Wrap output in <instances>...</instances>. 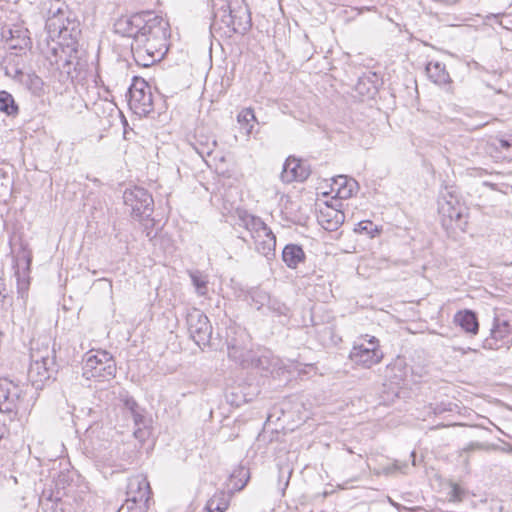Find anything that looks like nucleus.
Instances as JSON below:
<instances>
[{
  "label": "nucleus",
  "instance_id": "f8f14e48",
  "mask_svg": "<svg viewBox=\"0 0 512 512\" xmlns=\"http://www.w3.org/2000/svg\"><path fill=\"white\" fill-rule=\"evenodd\" d=\"M22 398L23 390L18 385L6 378H0V412H16Z\"/></svg>",
  "mask_w": 512,
  "mask_h": 512
},
{
  "label": "nucleus",
  "instance_id": "39448f33",
  "mask_svg": "<svg viewBox=\"0 0 512 512\" xmlns=\"http://www.w3.org/2000/svg\"><path fill=\"white\" fill-rule=\"evenodd\" d=\"M82 370L86 379L94 378L104 382L116 376L117 368L112 355L105 350H99L96 354H87Z\"/></svg>",
  "mask_w": 512,
  "mask_h": 512
},
{
  "label": "nucleus",
  "instance_id": "c756f323",
  "mask_svg": "<svg viewBox=\"0 0 512 512\" xmlns=\"http://www.w3.org/2000/svg\"><path fill=\"white\" fill-rule=\"evenodd\" d=\"M21 84H23L34 95H40L43 91L44 83L35 73L25 74L24 78L21 79Z\"/></svg>",
  "mask_w": 512,
  "mask_h": 512
},
{
  "label": "nucleus",
  "instance_id": "58836bf2",
  "mask_svg": "<svg viewBox=\"0 0 512 512\" xmlns=\"http://www.w3.org/2000/svg\"><path fill=\"white\" fill-rule=\"evenodd\" d=\"M123 404H124L125 409H127L128 412L130 413V415L132 413H134L135 411H137L139 408H141L139 406V404L136 402V400L130 396H126L123 399Z\"/></svg>",
  "mask_w": 512,
  "mask_h": 512
},
{
  "label": "nucleus",
  "instance_id": "412c9836",
  "mask_svg": "<svg viewBox=\"0 0 512 512\" xmlns=\"http://www.w3.org/2000/svg\"><path fill=\"white\" fill-rule=\"evenodd\" d=\"M454 322L467 334L476 335L479 331L478 317L472 310L465 309L458 311L454 315Z\"/></svg>",
  "mask_w": 512,
  "mask_h": 512
},
{
  "label": "nucleus",
  "instance_id": "a211bd4d",
  "mask_svg": "<svg viewBox=\"0 0 512 512\" xmlns=\"http://www.w3.org/2000/svg\"><path fill=\"white\" fill-rule=\"evenodd\" d=\"M232 12L233 3L230 4L227 1H223L221 6L213 13L212 22L210 24L211 32L224 30V34L230 36V25L233 23Z\"/></svg>",
  "mask_w": 512,
  "mask_h": 512
},
{
  "label": "nucleus",
  "instance_id": "473e14b6",
  "mask_svg": "<svg viewBox=\"0 0 512 512\" xmlns=\"http://www.w3.org/2000/svg\"><path fill=\"white\" fill-rule=\"evenodd\" d=\"M257 297L261 298V300L267 299L268 300L267 308L269 311H271L275 315L288 316L290 309L283 302H281L277 299H272L264 294L263 295L258 294Z\"/></svg>",
  "mask_w": 512,
  "mask_h": 512
},
{
  "label": "nucleus",
  "instance_id": "b1692460",
  "mask_svg": "<svg viewBox=\"0 0 512 512\" xmlns=\"http://www.w3.org/2000/svg\"><path fill=\"white\" fill-rule=\"evenodd\" d=\"M426 73L429 79H431L435 84L438 85H445L450 83L451 81L450 75L446 71L445 65L438 61L429 62L426 65Z\"/></svg>",
  "mask_w": 512,
  "mask_h": 512
},
{
  "label": "nucleus",
  "instance_id": "4c0bfd02",
  "mask_svg": "<svg viewBox=\"0 0 512 512\" xmlns=\"http://www.w3.org/2000/svg\"><path fill=\"white\" fill-rule=\"evenodd\" d=\"M235 217L237 219V224L247 230L249 228L250 219L253 215L247 210L237 208L235 210Z\"/></svg>",
  "mask_w": 512,
  "mask_h": 512
},
{
  "label": "nucleus",
  "instance_id": "3c124183",
  "mask_svg": "<svg viewBox=\"0 0 512 512\" xmlns=\"http://www.w3.org/2000/svg\"><path fill=\"white\" fill-rule=\"evenodd\" d=\"M240 238L243 240V242H247V240L245 238H243V237H240Z\"/></svg>",
  "mask_w": 512,
  "mask_h": 512
},
{
  "label": "nucleus",
  "instance_id": "ddd939ff",
  "mask_svg": "<svg viewBox=\"0 0 512 512\" xmlns=\"http://www.w3.org/2000/svg\"><path fill=\"white\" fill-rule=\"evenodd\" d=\"M58 369L59 365L56 360H50L42 363L34 360L31 361L28 369V379L36 389H39L46 381L55 379Z\"/></svg>",
  "mask_w": 512,
  "mask_h": 512
},
{
  "label": "nucleus",
  "instance_id": "5701e85b",
  "mask_svg": "<svg viewBox=\"0 0 512 512\" xmlns=\"http://www.w3.org/2000/svg\"><path fill=\"white\" fill-rule=\"evenodd\" d=\"M278 363L277 359H274L269 355V352H262L258 354L257 352L253 353V356L250 357L246 368H255L261 372H271L272 368H274Z\"/></svg>",
  "mask_w": 512,
  "mask_h": 512
},
{
  "label": "nucleus",
  "instance_id": "8fccbe9b",
  "mask_svg": "<svg viewBox=\"0 0 512 512\" xmlns=\"http://www.w3.org/2000/svg\"><path fill=\"white\" fill-rule=\"evenodd\" d=\"M502 14H492L491 17L495 18V19H498L500 18Z\"/></svg>",
  "mask_w": 512,
  "mask_h": 512
},
{
  "label": "nucleus",
  "instance_id": "c9c22d12",
  "mask_svg": "<svg viewBox=\"0 0 512 512\" xmlns=\"http://www.w3.org/2000/svg\"><path fill=\"white\" fill-rule=\"evenodd\" d=\"M354 231L360 234H367L371 238L375 237L380 232L378 226L369 220L360 221Z\"/></svg>",
  "mask_w": 512,
  "mask_h": 512
},
{
  "label": "nucleus",
  "instance_id": "aec40b11",
  "mask_svg": "<svg viewBox=\"0 0 512 512\" xmlns=\"http://www.w3.org/2000/svg\"><path fill=\"white\" fill-rule=\"evenodd\" d=\"M267 233H260L259 237L253 238L255 250L271 260L275 257L276 251V236L270 228L267 229Z\"/></svg>",
  "mask_w": 512,
  "mask_h": 512
},
{
  "label": "nucleus",
  "instance_id": "a18cd8bd",
  "mask_svg": "<svg viewBox=\"0 0 512 512\" xmlns=\"http://www.w3.org/2000/svg\"><path fill=\"white\" fill-rule=\"evenodd\" d=\"M499 147L503 150H509L512 147V141L510 139H499Z\"/></svg>",
  "mask_w": 512,
  "mask_h": 512
},
{
  "label": "nucleus",
  "instance_id": "9d476101",
  "mask_svg": "<svg viewBox=\"0 0 512 512\" xmlns=\"http://www.w3.org/2000/svg\"><path fill=\"white\" fill-rule=\"evenodd\" d=\"M72 24L68 19L64 17V11L62 4L59 1L51 3L48 11V17L46 20L45 28L51 38L59 37L66 39L72 37V29H69V25Z\"/></svg>",
  "mask_w": 512,
  "mask_h": 512
},
{
  "label": "nucleus",
  "instance_id": "49530a36",
  "mask_svg": "<svg viewBox=\"0 0 512 512\" xmlns=\"http://www.w3.org/2000/svg\"><path fill=\"white\" fill-rule=\"evenodd\" d=\"M482 445L480 443H470L467 447H465L464 451H474L476 449H480Z\"/></svg>",
  "mask_w": 512,
  "mask_h": 512
},
{
  "label": "nucleus",
  "instance_id": "ea45409f",
  "mask_svg": "<svg viewBox=\"0 0 512 512\" xmlns=\"http://www.w3.org/2000/svg\"><path fill=\"white\" fill-rule=\"evenodd\" d=\"M406 468H408V465L406 463H400L398 461H395L393 465L385 467L384 472L385 474H391L394 472L404 473Z\"/></svg>",
  "mask_w": 512,
  "mask_h": 512
},
{
  "label": "nucleus",
  "instance_id": "0eeeda50",
  "mask_svg": "<svg viewBox=\"0 0 512 512\" xmlns=\"http://www.w3.org/2000/svg\"><path fill=\"white\" fill-rule=\"evenodd\" d=\"M125 506L129 512H146L151 495L150 484L146 478L136 476L129 479Z\"/></svg>",
  "mask_w": 512,
  "mask_h": 512
},
{
  "label": "nucleus",
  "instance_id": "a878e982",
  "mask_svg": "<svg viewBox=\"0 0 512 512\" xmlns=\"http://www.w3.org/2000/svg\"><path fill=\"white\" fill-rule=\"evenodd\" d=\"M0 112L8 116L19 114V106L11 93L6 90L0 91Z\"/></svg>",
  "mask_w": 512,
  "mask_h": 512
},
{
  "label": "nucleus",
  "instance_id": "7ed1b4c3",
  "mask_svg": "<svg viewBox=\"0 0 512 512\" xmlns=\"http://www.w3.org/2000/svg\"><path fill=\"white\" fill-rule=\"evenodd\" d=\"M465 210L466 208L459 202L456 188L445 187L438 200V212L442 217L443 227L464 230L467 224Z\"/></svg>",
  "mask_w": 512,
  "mask_h": 512
},
{
  "label": "nucleus",
  "instance_id": "cd10ccee",
  "mask_svg": "<svg viewBox=\"0 0 512 512\" xmlns=\"http://www.w3.org/2000/svg\"><path fill=\"white\" fill-rule=\"evenodd\" d=\"M131 417L133 419L135 426L137 427V429L133 433L135 438L140 441H144L147 436L145 428L147 427L148 422L144 415V409L139 408L137 411L131 414Z\"/></svg>",
  "mask_w": 512,
  "mask_h": 512
},
{
  "label": "nucleus",
  "instance_id": "c85d7f7f",
  "mask_svg": "<svg viewBox=\"0 0 512 512\" xmlns=\"http://www.w3.org/2000/svg\"><path fill=\"white\" fill-rule=\"evenodd\" d=\"M30 357L31 361L37 360L41 363L56 360L55 349L50 348L48 344H42L41 347H32Z\"/></svg>",
  "mask_w": 512,
  "mask_h": 512
},
{
  "label": "nucleus",
  "instance_id": "2f4dec72",
  "mask_svg": "<svg viewBox=\"0 0 512 512\" xmlns=\"http://www.w3.org/2000/svg\"><path fill=\"white\" fill-rule=\"evenodd\" d=\"M447 486L450 488V491L447 493V498L449 502L452 503H460L467 496V490L460 486L458 483L453 480L447 481Z\"/></svg>",
  "mask_w": 512,
  "mask_h": 512
},
{
  "label": "nucleus",
  "instance_id": "37998d69",
  "mask_svg": "<svg viewBox=\"0 0 512 512\" xmlns=\"http://www.w3.org/2000/svg\"><path fill=\"white\" fill-rule=\"evenodd\" d=\"M338 179L342 181V182L339 183V185H340L339 193H341V192L344 193L345 197L350 196L351 192H352V188H349L347 190V188H346V186H347V178H346V176H339Z\"/></svg>",
  "mask_w": 512,
  "mask_h": 512
},
{
  "label": "nucleus",
  "instance_id": "9b49d317",
  "mask_svg": "<svg viewBox=\"0 0 512 512\" xmlns=\"http://www.w3.org/2000/svg\"><path fill=\"white\" fill-rule=\"evenodd\" d=\"M512 327L509 321L495 317L490 330V336L483 341V348L489 350H498L507 347L510 343V334Z\"/></svg>",
  "mask_w": 512,
  "mask_h": 512
},
{
  "label": "nucleus",
  "instance_id": "4be33fe9",
  "mask_svg": "<svg viewBox=\"0 0 512 512\" xmlns=\"http://www.w3.org/2000/svg\"><path fill=\"white\" fill-rule=\"evenodd\" d=\"M306 259L305 252L301 245L287 244L282 251V260L290 269H295Z\"/></svg>",
  "mask_w": 512,
  "mask_h": 512
},
{
  "label": "nucleus",
  "instance_id": "bb28decb",
  "mask_svg": "<svg viewBox=\"0 0 512 512\" xmlns=\"http://www.w3.org/2000/svg\"><path fill=\"white\" fill-rule=\"evenodd\" d=\"M229 506V499L225 492L215 493L206 503L207 512H225Z\"/></svg>",
  "mask_w": 512,
  "mask_h": 512
},
{
  "label": "nucleus",
  "instance_id": "f03ea898",
  "mask_svg": "<svg viewBox=\"0 0 512 512\" xmlns=\"http://www.w3.org/2000/svg\"><path fill=\"white\" fill-rule=\"evenodd\" d=\"M50 50L47 60L59 71V81L63 83L73 82L87 67V61L80 55L74 42L66 46L56 43Z\"/></svg>",
  "mask_w": 512,
  "mask_h": 512
},
{
  "label": "nucleus",
  "instance_id": "e433bc0d",
  "mask_svg": "<svg viewBox=\"0 0 512 512\" xmlns=\"http://www.w3.org/2000/svg\"><path fill=\"white\" fill-rule=\"evenodd\" d=\"M27 31H23V34H14V38L12 39L10 43V48L12 49H24L26 48L30 43V38L26 35Z\"/></svg>",
  "mask_w": 512,
  "mask_h": 512
},
{
  "label": "nucleus",
  "instance_id": "6e6552de",
  "mask_svg": "<svg viewBox=\"0 0 512 512\" xmlns=\"http://www.w3.org/2000/svg\"><path fill=\"white\" fill-rule=\"evenodd\" d=\"M349 358L351 361L364 368H371L381 362L383 352L379 348V340L371 336L366 344H354L350 351Z\"/></svg>",
  "mask_w": 512,
  "mask_h": 512
},
{
  "label": "nucleus",
  "instance_id": "393cba45",
  "mask_svg": "<svg viewBox=\"0 0 512 512\" xmlns=\"http://www.w3.org/2000/svg\"><path fill=\"white\" fill-rule=\"evenodd\" d=\"M237 122L246 136L254 134V123H258L254 110L250 107L242 109L237 115Z\"/></svg>",
  "mask_w": 512,
  "mask_h": 512
},
{
  "label": "nucleus",
  "instance_id": "20e7f679",
  "mask_svg": "<svg viewBox=\"0 0 512 512\" xmlns=\"http://www.w3.org/2000/svg\"><path fill=\"white\" fill-rule=\"evenodd\" d=\"M186 324L190 337L200 348L222 349L221 340L213 337L212 325L201 310L196 308L189 310L186 315Z\"/></svg>",
  "mask_w": 512,
  "mask_h": 512
},
{
  "label": "nucleus",
  "instance_id": "f3484780",
  "mask_svg": "<svg viewBox=\"0 0 512 512\" xmlns=\"http://www.w3.org/2000/svg\"><path fill=\"white\" fill-rule=\"evenodd\" d=\"M245 337L246 335L241 333L239 337L227 339L226 342L228 357L239 363L243 368H246L250 357H252L254 353V351L244 344Z\"/></svg>",
  "mask_w": 512,
  "mask_h": 512
},
{
  "label": "nucleus",
  "instance_id": "7c9ffc66",
  "mask_svg": "<svg viewBox=\"0 0 512 512\" xmlns=\"http://www.w3.org/2000/svg\"><path fill=\"white\" fill-rule=\"evenodd\" d=\"M250 479L249 469L239 466L231 474V480L234 481V488L238 491L242 490Z\"/></svg>",
  "mask_w": 512,
  "mask_h": 512
},
{
  "label": "nucleus",
  "instance_id": "f704fd0d",
  "mask_svg": "<svg viewBox=\"0 0 512 512\" xmlns=\"http://www.w3.org/2000/svg\"><path fill=\"white\" fill-rule=\"evenodd\" d=\"M268 228L267 224L260 217L253 215L250 219L247 231H249L251 238L253 239L259 237L260 233H267L266 231Z\"/></svg>",
  "mask_w": 512,
  "mask_h": 512
},
{
  "label": "nucleus",
  "instance_id": "09e8293b",
  "mask_svg": "<svg viewBox=\"0 0 512 512\" xmlns=\"http://www.w3.org/2000/svg\"><path fill=\"white\" fill-rule=\"evenodd\" d=\"M487 124V122H482V123H479L475 126V128H479V127H483Z\"/></svg>",
  "mask_w": 512,
  "mask_h": 512
},
{
  "label": "nucleus",
  "instance_id": "1a4fd4ad",
  "mask_svg": "<svg viewBox=\"0 0 512 512\" xmlns=\"http://www.w3.org/2000/svg\"><path fill=\"white\" fill-rule=\"evenodd\" d=\"M123 200L136 217L149 218L153 213L154 200L152 195L144 188L134 187L133 189H126L123 194Z\"/></svg>",
  "mask_w": 512,
  "mask_h": 512
},
{
  "label": "nucleus",
  "instance_id": "72a5a7b5",
  "mask_svg": "<svg viewBox=\"0 0 512 512\" xmlns=\"http://www.w3.org/2000/svg\"><path fill=\"white\" fill-rule=\"evenodd\" d=\"M190 278L199 296H205L208 292V280L199 271L190 272Z\"/></svg>",
  "mask_w": 512,
  "mask_h": 512
},
{
  "label": "nucleus",
  "instance_id": "de8ad7c7",
  "mask_svg": "<svg viewBox=\"0 0 512 512\" xmlns=\"http://www.w3.org/2000/svg\"><path fill=\"white\" fill-rule=\"evenodd\" d=\"M4 280L2 278H0V295H2V289H4Z\"/></svg>",
  "mask_w": 512,
  "mask_h": 512
},
{
  "label": "nucleus",
  "instance_id": "dca6fc26",
  "mask_svg": "<svg viewBox=\"0 0 512 512\" xmlns=\"http://www.w3.org/2000/svg\"><path fill=\"white\" fill-rule=\"evenodd\" d=\"M232 20L233 23L230 25L231 34H245L251 28V13L248 5L243 0H237L233 3Z\"/></svg>",
  "mask_w": 512,
  "mask_h": 512
},
{
  "label": "nucleus",
  "instance_id": "a19ab883",
  "mask_svg": "<svg viewBox=\"0 0 512 512\" xmlns=\"http://www.w3.org/2000/svg\"><path fill=\"white\" fill-rule=\"evenodd\" d=\"M5 75L21 83V79L24 78L25 73L19 68H15L13 72L6 68Z\"/></svg>",
  "mask_w": 512,
  "mask_h": 512
},
{
  "label": "nucleus",
  "instance_id": "423d86ee",
  "mask_svg": "<svg viewBox=\"0 0 512 512\" xmlns=\"http://www.w3.org/2000/svg\"><path fill=\"white\" fill-rule=\"evenodd\" d=\"M129 106L140 116H147L154 110L151 86L140 78H134L127 92Z\"/></svg>",
  "mask_w": 512,
  "mask_h": 512
},
{
  "label": "nucleus",
  "instance_id": "4468645a",
  "mask_svg": "<svg viewBox=\"0 0 512 512\" xmlns=\"http://www.w3.org/2000/svg\"><path fill=\"white\" fill-rule=\"evenodd\" d=\"M310 174L311 169L306 162L294 156H289L283 165L281 179L285 183L303 182Z\"/></svg>",
  "mask_w": 512,
  "mask_h": 512
},
{
  "label": "nucleus",
  "instance_id": "79ce46f5",
  "mask_svg": "<svg viewBox=\"0 0 512 512\" xmlns=\"http://www.w3.org/2000/svg\"><path fill=\"white\" fill-rule=\"evenodd\" d=\"M15 33H18V34H23V30L20 29V28H15V29H8V30H3L2 32V36L6 39V42L10 45L12 39L14 38V34Z\"/></svg>",
  "mask_w": 512,
  "mask_h": 512
},
{
  "label": "nucleus",
  "instance_id": "c03bdc74",
  "mask_svg": "<svg viewBox=\"0 0 512 512\" xmlns=\"http://www.w3.org/2000/svg\"><path fill=\"white\" fill-rule=\"evenodd\" d=\"M216 140H213L211 145L207 144L206 145V148H203L201 150H199L198 148H196L197 152L203 156L204 154H207V155H210L214 149V147L216 146Z\"/></svg>",
  "mask_w": 512,
  "mask_h": 512
},
{
  "label": "nucleus",
  "instance_id": "f257e3e1",
  "mask_svg": "<svg viewBox=\"0 0 512 512\" xmlns=\"http://www.w3.org/2000/svg\"><path fill=\"white\" fill-rule=\"evenodd\" d=\"M114 31L133 39V58L142 67L161 61L168 52L170 24L154 11H141L120 17L114 23Z\"/></svg>",
  "mask_w": 512,
  "mask_h": 512
},
{
  "label": "nucleus",
  "instance_id": "2eb2a0df",
  "mask_svg": "<svg viewBox=\"0 0 512 512\" xmlns=\"http://www.w3.org/2000/svg\"><path fill=\"white\" fill-rule=\"evenodd\" d=\"M32 263V253L29 250L23 249L17 256L15 277L17 281V290L21 298L27 295L30 278L29 272Z\"/></svg>",
  "mask_w": 512,
  "mask_h": 512
},
{
  "label": "nucleus",
  "instance_id": "6ab92c4d",
  "mask_svg": "<svg viewBox=\"0 0 512 512\" xmlns=\"http://www.w3.org/2000/svg\"><path fill=\"white\" fill-rule=\"evenodd\" d=\"M317 218L318 222L325 230L335 231L344 223L345 214L341 210L326 205L324 208L320 209Z\"/></svg>",
  "mask_w": 512,
  "mask_h": 512
}]
</instances>
